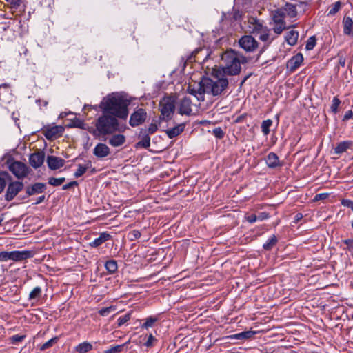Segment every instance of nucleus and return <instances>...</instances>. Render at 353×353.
<instances>
[{
	"mask_svg": "<svg viewBox=\"0 0 353 353\" xmlns=\"http://www.w3.org/2000/svg\"><path fill=\"white\" fill-rule=\"evenodd\" d=\"M239 46L246 52L254 51L259 46L257 41L251 35H244L239 40Z\"/></svg>",
	"mask_w": 353,
	"mask_h": 353,
	"instance_id": "1a4fd4ad",
	"label": "nucleus"
},
{
	"mask_svg": "<svg viewBox=\"0 0 353 353\" xmlns=\"http://www.w3.org/2000/svg\"><path fill=\"white\" fill-rule=\"evenodd\" d=\"M265 161L267 166L270 168L273 169L283 165V163L280 161L279 157L274 152H270L265 159Z\"/></svg>",
	"mask_w": 353,
	"mask_h": 353,
	"instance_id": "a211bd4d",
	"label": "nucleus"
},
{
	"mask_svg": "<svg viewBox=\"0 0 353 353\" xmlns=\"http://www.w3.org/2000/svg\"><path fill=\"white\" fill-rule=\"evenodd\" d=\"M96 130L101 135L112 134L119 131V121L117 117L103 113L96 121Z\"/></svg>",
	"mask_w": 353,
	"mask_h": 353,
	"instance_id": "20e7f679",
	"label": "nucleus"
},
{
	"mask_svg": "<svg viewBox=\"0 0 353 353\" xmlns=\"http://www.w3.org/2000/svg\"><path fill=\"white\" fill-rule=\"evenodd\" d=\"M63 132V128L59 125H55L53 127L47 128L43 134L46 138L48 140H52L55 139L58 135L61 136Z\"/></svg>",
	"mask_w": 353,
	"mask_h": 353,
	"instance_id": "dca6fc26",
	"label": "nucleus"
},
{
	"mask_svg": "<svg viewBox=\"0 0 353 353\" xmlns=\"http://www.w3.org/2000/svg\"><path fill=\"white\" fill-rule=\"evenodd\" d=\"M274 26L273 27L272 30L276 34H281L283 30L288 29V28L286 27V24H278L274 23Z\"/></svg>",
	"mask_w": 353,
	"mask_h": 353,
	"instance_id": "a18cd8bd",
	"label": "nucleus"
},
{
	"mask_svg": "<svg viewBox=\"0 0 353 353\" xmlns=\"http://www.w3.org/2000/svg\"><path fill=\"white\" fill-rule=\"evenodd\" d=\"M155 338L152 336V334H150L147 341L145 342V345L147 347H151L152 345V343L154 341H155Z\"/></svg>",
	"mask_w": 353,
	"mask_h": 353,
	"instance_id": "e2e57ef3",
	"label": "nucleus"
},
{
	"mask_svg": "<svg viewBox=\"0 0 353 353\" xmlns=\"http://www.w3.org/2000/svg\"><path fill=\"white\" fill-rule=\"evenodd\" d=\"M9 170L18 179H24L30 173V168L25 163L17 161L10 164Z\"/></svg>",
	"mask_w": 353,
	"mask_h": 353,
	"instance_id": "0eeeda50",
	"label": "nucleus"
},
{
	"mask_svg": "<svg viewBox=\"0 0 353 353\" xmlns=\"http://www.w3.org/2000/svg\"><path fill=\"white\" fill-rule=\"evenodd\" d=\"M58 337L55 336L48 340L41 346L40 350L43 351L52 347L58 341Z\"/></svg>",
	"mask_w": 353,
	"mask_h": 353,
	"instance_id": "4c0bfd02",
	"label": "nucleus"
},
{
	"mask_svg": "<svg viewBox=\"0 0 353 353\" xmlns=\"http://www.w3.org/2000/svg\"><path fill=\"white\" fill-rule=\"evenodd\" d=\"M256 333V332H255V331L248 330V331H245V332H240L238 334L231 335L230 337L231 339H237V340H244V339H248L252 337Z\"/></svg>",
	"mask_w": 353,
	"mask_h": 353,
	"instance_id": "c756f323",
	"label": "nucleus"
},
{
	"mask_svg": "<svg viewBox=\"0 0 353 353\" xmlns=\"http://www.w3.org/2000/svg\"><path fill=\"white\" fill-rule=\"evenodd\" d=\"M157 318L155 316H149L145 319V323L142 325V327L146 329L151 327L153 326L154 323L157 321Z\"/></svg>",
	"mask_w": 353,
	"mask_h": 353,
	"instance_id": "a19ab883",
	"label": "nucleus"
},
{
	"mask_svg": "<svg viewBox=\"0 0 353 353\" xmlns=\"http://www.w3.org/2000/svg\"><path fill=\"white\" fill-rule=\"evenodd\" d=\"M203 92L214 97L221 95L228 87V80L226 76L220 71L215 70L211 77H203Z\"/></svg>",
	"mask_w": 353,
	"mask_h": 353,
	"instance_id": "7ed1b4c3",
	"label": "nucleus"
},
{
	"mask_svg": "<svg viewBox=\"0 0 353 353\" xmlns=\"http://www.w3.org/2000/svg\"><path fill=\"white\" fill-rule=\"evenodd\" d=\"M46 162L48 168L52 170H57L63 167L65 164V160L55 156H48Z\"/></svg>",
	"mask_w": 353,
	"mask_h": 353,
	"instance_id": "f3484780",
	"label": "nucleus"
},
{
	"mask_svg": "<svg viewBox=\"0 0 353 353\" xmlns=\"http://www.w3.org/2000/svg\"><path fill=\"white\" fill-rule=\"evenodd\" d=\"M328 196H329V194L327 193L317 194L315 195V196L314 198V201H318L320 200H324V199H327L328 197Z\"/></svg>",
	"mask_w": 353,
	"mask_h": 353,
	"instance_id": "13d9d810",
	"label": "nucleus"
},
{
	"mask_svg": "<svg viewBox=\"0 0 353 353\" xmlns=\"http://www.w3.org/2000/svg\"><path fill=\"white\" fill-rule=\"evenodd\" d=\"M92 350V345L89 342L85 341L79 343L75 347V350L78 353H87Z\"/></svg>",
	"mask_w": 353,
	"mask_h": 353,
	"instance_id": "2f4dec72",
	"label": "nucleus"
},
{
	"mask_svg": "<svg viewBox=\"0 0 353 353\" xmlns=\"http://www.w3.org/2000/svg\"><path fill=\"white\" fill-rule=\"evenodd\" d=\"M278 242V239L275 235H272L263 245L265 250H271Z\"/></svg>",
	"mask_w": 353,
	"mask_h": 353,
	"instance_id": "f704fd0d",
	"label": "nucleus"
},
{
	"mask_svg": "<svg viewBox=\"0 0 353 353\" xmlns=\"http://www.w3.org/2000/svg\"><path fill=\"white\" fill-rule=\"evenodd\" d=\"M91 166H92V163L90 161H88V163L84 165H81V164H79L78 168L76 170V172H74V176L76 178L81 176L86 172V170L88 168H90Z\"/></svg>",
	"mask_w": 353,
	"mask_h": 353,
	"instance_id": "473e14b6",
	"label": "nucleus"
},
{
	"mask_svg": "<svg viewBox=\"0 0 353 353\" xmlns=\"http://www.w3.org/2000/svg\"><path fill=\"white\" fill-rule=\"evenodd\" d=\"M124 346L125 344L111 347L110 348L105 350L104 353H120L123 350Z\"/></svg>",
	"mask_w": 353,
	"mask_h": 353,
	"instance_id": "37998d69",
	"label": "nucleus"
},
{
	"mask_svg": "<svg viewBox=\"0 0 353 353\" xmlns=\"http://www.w3.org/2000/svg\"><path fill=\"white\" fill-rule=\"evenodd\" d=\"M26 338V335L16 334L10 338V343L12 344H17L21 342Z\"/></svg>",
	"mask_w": 353,
	"mask_h": 353,
	"instance_id": "09e8293b",
	"label": "nucleus"
},
{
	"mask_svg": "<svg viewBox=\"0 0 353 353\" xmlns=\"http://www.w3.org/2000/svg\"><path fill=\"white\" fill-rule=\"evenodd\" d=\"M341 6V3L340 1L335 2L331 7V8L329 10L327 15L328 16H333L336 13L339 12Z\"/></svg>",
	"mask_w": 353,
	"mask_h": 353,
	"instance_id": "ea45409f",
	"label": "nucleus"
},
{
	"mask_svg": "<svg viewBox=\"0 0 353 353\" xmlns=\"http://www.w3.org/2000/svg\"><path fill=\"white\" fill-rule=\"evenodd\" d=\"M111 239V235L108 232H102L99 236L96 238L93 241L90 243V245L92 248H97L103 243Z\"/></svg>",
	"mask_w": 353,
	"mask_h": 353,
	"instance_id": "4be33fe9",
	"label": "nucleus"
},
{
	"mask_svg": "<svg viewBox=\"0 0 353 353\" xmlns=\"http://www.w3.org/2000/svg\"><path fill=\"white\" fill-rule=\"evenodd\" d=\"M24 184L19 181H10L4 195L6 201H11L23 189Z\"/></svg>",
	"mask_w": 353,
	"mask_h": 353,
	"instance_id": "6e6552de",
	"label": "nucleus"
},
{
	"mask_svg": "<svg viewBox=\"0 0 353 353\" xmlns=\"http://www.w3.org/2000/svg\"><path fill=\"white\" fill-rule=\"evenodd\" d=\"M272 121L271 119H267L262 122L261 123V130L264 135L269 134L270 132V127L272 125Z\"/></svg>",
	"mask_w": 353,
	"mask_h": 353,
	"instance_id": "c9c22d12",
	"label": "nucleus"
},
{
	"mask_svg": "<svg viewBox=\"0 0 353 353\" xmlns=\"http://www.w3.org/2000/svg\"><path fill=\"white\" fill-rule=\"evenodd\" d=\"M147 118L148 113L145 109L137 107L130 117L129 124L132 128L139 126L144 123Z\"/></svg>",
	"mask_w": 353,
	"mask_h": 353,
	"instance_id": "423d86ee",
	"label": "nucleus"
},
{
	"mask_svg": "<svg viewBox=\"0 0 353 353\" xmlns=\"http://www.w3.org/2000/svg\"><path fill=\"white\" fill-rule=\"evenodd\" d=\"M11 9L17 10L20 6L22 0H5Z\"/></svg>",
	"mask_w": 353,
	"mask_h": 353,
	"instance_id": "de8ad7c7",
	"label": "nucleus"
},
{
	"mask_svg": "<svg viewBox=\"0 0 353 353\" xmlns=\"http://www.w3.org/2000/svg\"><path fill=\"white\" fill-rule=\"evenodd\" d=\"M245 219L250 223H253L258 220L257 216L254 214L245 216Z\"/></svg>",
	"mask_w": 353,
	"mask_h": 353,
	"instance_id": "052dcab7",
	"label": "nucleus"
},
{
	"mask_svg": "<svg viewBox=\"0 0 353 353\" xmlns=\"http://www.w3.org/2000/svg\"><path fill=\"white\" fill-rule=\"evenodd\" d=\"M270 217V215L268 212H263L259 213V214L257 216V219L260 221H263L265 219H267Z\"/></svg>",
	"mask_w": 353,
	"mask_h": 353,
	"instance_id": "680f3d73",
	"label": "nucleus"
},
{
	"mask_svg": "<svg viewBox=\"0 0 353 353\" xmlns=\"http://www.w3.org/2000/svg\"><path fill=\"white\" fill-rule=\"evenodd\" d=\"M232 18L235 21L239 20L241 18V13L239 10L234 11Z\"/></svg>",
	"mask_w": 353,
	"mask_h": 353,
	"instance_id": "69168bd1",
	"label": "nucleus"
},
{
	"mask_svg": "<svg viewBox=\"0 0 353 353\" xmlns=\"http://www.w3.org/2000/svg\"><path fill=\"white\" fill-rule=\"evenodd\" d=\"M285 14L281 8L276 9L272 12V18L274 23L286 24L285 21Z\"/></svg>",
	"mask_w": 353,
	"mask_h": 353,
	"instance_id": "412c9836",
	"label": "nucleus"
},
{
	"mask_svg": "<svg viewBox=\"0 0 353 353\" xmlns=\"http://www.w3.org/2000/svg\"><path fill=\"white\" fill-rule=\"evenodd\" d=\"M130 319V314L128 313L123 316H120L117 320V326L121 327L126 322H128Z\"/></svg>",
	"mask_w": 353,
	"mask_h": 353,
	"instance_id": "49530a36",
	"label": "nucleus"
},
{
	"mask_svg": "<svg viewBox=\"0 0 353 353\" xmlns=\"http://www.w3.org/2000/svg\"><path fill=\"white\" fill-rule=\"evenodd\" d=\"M303 57L301 53H297L287 62V68L292 72H294L303 63Z\"/></svg>",
	"mask_w": 353,
	"mask_h": 353,
	"instance_id": "ddd939ff",
	"label": "nucleus"
},
{
	"mask_svg": "<svg viewBox=\"0 0 353 353\" xmlns=\"http://www.w3.org/2000/svg\"><path fill=\"white\" fill-rule=\"evenodd\" d=\"M86 124L84 123L83 121L77 119L73 121V126L76 128H79L80 129H86Z\"/></svg>",
	"mask_w": 353,
	"mask_h": 353,
	"instance_id": "603ef678",
	"label": "nucleus"
},
{
	"mask_svg": "<svg viewBox=\"0 0 353 353\" xmlns=\"http://www.w3.org/2000/svg\"><path fill=\"white\" fill-rule=\"evenodd\" d=\"M41 295V288L39 286L35 287L29 294V300H34L39 298Z\"/></svg>",
	"mask_w": 353,
	"mask_h": 353,
	"instance_id": "e433bc0d",
	"label": "nucleus"
},
{
	"mask_svg": "<svg viewBox=\"0 0 353 353\" xmlns=\"http://www.w3.org/2000/svg\"><path fill=\"white\" fill-rule=\"evenodd\" d=\"M65 181V177L55 178V177H50L48 179V183L53 186H59L61 185Z\"/></svg>",
	"mask_w": 353,
	"mask_h": 353,
	"instance_id": "58836bf2",
	"label": "nucleus"
},
{
	"mask_svg": "<svg viewBox=\"0 0 353 353\" xmlns=\"http://www.w3.org/2000/svg\"><path fill=\"white\" fill-rule=\"evenodd\" d=\"M145 129L146 132H148L150 135L154 134L158 130V127L156 123H152L150 124L149 127L147 129Z\"/></svg>",
	"mask_w": 353,
	"mask_h": 353,
	"instance_id": "6e6d98bb",
	"label": "nucleus"
},
{
	"mask_svg": "<svg viewBox=\"0 0 353 353\" xmlns=\"http://www.w3.org/2000/svg\"><path fill=\"white\" fill-rule=\"evenodd\" d=\"M125 141L124 135L119 134H114L108 139V143L113 147H119L122 145Z\"/></svg>",
	"mask_w": 353,
	"mask_h": 353,
	"instance_id": "b1692460",
	"label": "nucleus"
},
{
	"mask_svg": "<svg viewBox=\"0 0 353 353\" xmlns=\"http://www.w3.org/2000/svg\"><path fill=\"white\" fill-rule=\"evenodd\" d=\"M341 205H343L345 207L350 208L353 212V201L343 199L341 200Z\"/></svg>",
	"mask_w": 353,
	"mask_h": 353,
	"instance_id": "4d7b16f0",
	"label": "nucleus"
},
{
	"mask_svg": "<svg viewBox=\"0 0 353 353\" xmlns=\"http://www.w3.org/2000/svg\"><path fill=\"white\" fill-rule=\"evenodd\" d=\"M188 93L195 96L198 100H204V94L205 92H203V87H202V79L199 82V88L197 89L192 88L191 87H188Z\"/></svg>",
	"mask_w": 353,
	"mask_h": 353,
	"instance_id": "393cba45",
	"label": "nucleus"
},
{
	"mask_svg": "<svg viewBox=\"0 0 353 353\" xmlns=\"http://www.w3.org/2000/svg\"><path fill=\"white\" fill-rule=\"evenodd\" d=\"M352 145V142L350 141H345L340 142L337 144L336 148H334V154H341L350 148V146Z\"/></svg>",
	"mask_w": 353,
	"mask_h": 353,
	"instance_id": "c85d7f7f",
	"label": "nucleus"
},
{
	"mask_svg": "<svg viewBox=\"0 0 353 353\" xmlns=\"http://www.w3.org/2000/svg\"><path fill=\"white\" fill-rule=\"evenodd\" d=\"M281 10H283V13L290 18H294L297 15L296 6L292 3H287L283 8H281Z\"/></svg>",
	"mask_w": 353,
	"mask_h": 353,
	"instance_id": "bb28decb",
	"label": "nucleus"
},
{
	"mask_svg": "<svg viewBox=\"0 0 353 353\" xmlns=\"http://www.w3.org/2000/svg\"><path fill=\"white\" fill-rule=\"evenodd\" d=\"M345 62H346V59H345V57H339V64L341 66L344 67L345 65Z\"/></svg>",
	"mask_w": 353,
	"mask_h": 353,
	"instance_id": "774afa93",
	"label": "nucleus"
},
{
	"mask_svg": "<svg viewBox=\"0 0 353 353\" xmlns=\"http://www.w3.org/2000/svg\"><path fill=\"white\" fill-rule=\"evenodd\" d=\"M6 186V181L3 178L0 177V193L4 190Z\"/></svg>",
	"mask_w": 353,
	"mask_h": 353,
	"instance_id": "338daca9",
	"label": "nucleus"
},
{
	"mask_svg": "<svg viewBox=\"0 0 353 353\" xmlns=\"http://www.w3.org/2000/svg\"><path fill=\"white\" fill-rule=\"evenodd\" d=\"M343 33L346 35L353 36V20L350 17H345L343 20Z\"/></svg>",
	"mask_w": 353,
	"mask_h": 353,
	"instance_id": "5701e85b",
	"label": "nucleus"
},
{
	"mask_svg": "<svg viewBox=\"0 0 353 353\" xmlns=\"http://www.w3.org/2000/svg\"><path fill=\"white\" fill-rule=\"evenodd\" d=\"M110 154L109 147L102 143H99L93 149V154L99 159H103L108 157Z\"/></svg>",
	"mask_w": 353,
	"mask_h": 353,
	"instance_id": "4468645a",
	"label": "nucleus"
},
{
	"mask_svg": "<svg viewBox=\"0 0 353 353\" xmlns=\"http://www.w3.org/2000/svg\"><path fill=\"white\" fill-rule=\"evenodd\" d=\"M138 139L139 140L135 147L137 148H145L147 149L150 146V134L146 132L145 129L141 128L138 134Z\"/></svg>",
	"mask_w": 353,
	"mask_h": 353,
	"instance_id": "9d476101",
	"label": "nucleus"
},
{
	"mask_svg": "<svg viewBox=\"0 0 353 353\" xmlns=\"http://www.w3.org/2000/svg\"><path fill=\"white\" fill-rule=\"evenodd\" d=\"M212 133L218 139H221L224 136V132L220 127L214 128Z\"/></svg>",
	"mask_w": 353,
	"mask_h": 353,
	"instance_id": "5fc2aeb1",
	"label": "nucleus"
},
{
	"mask_svg": "<svg viewBox=\"0 0 353 353\" xmlns=\"http://www.w3.org/2000/svg\"><path fill=\"white\" fill-rule=\"evenodd\" d=\"M26 196L43 193L46 189V185L43 183H35L26 187Z\"/></svg>",
	"mask_w": 353,
	"mask_h": 353,
	"instance_id": "2eb2a0df",
	"label": "nucleus"
},
{
	"mask_svg": "<svg viewBox=\"0 0 353 353\" xmlns=\"http://www.w3.org/2000/svg\"><path fill=\"white\" fill-rule=\"evenodd\" d=\"M130 101L116 94L108 95L101 102L100 108L103 113H108L115 117L126 119L128 116Z\"/></svg>",
	"mask_w": 353,
	"mask_h": 353,
	"instance_id": "f03ea898",
	"label": "nucleus"
},
{
	"mask_svg": "<svg viewBox=\"0 0 353 353\" xmlns=\"http://www.w3.org/2000/svg\"><path fill=\"white\" fill-rule=\"evenodd\" d=\"M114 310V308L113 307H103L99 311V314L101 316H106Z\"/></svg>",
	"mask_w": 353,
	"mask_h": 353,
	"instance_id": "864d4df0",
	"label": "nucleus"
},
{
	"mask_svg": "<svg viewBox=\"0 0 353 353\" xmlns=\"http://www.w3.org/2000/svg\"><path fill=\"white\" fill-rule=\"evenodd\" d=\"M340 104L341 101L339 100V99L337 97H334L332 99V105L330 106L331 111L333 113L336 114L338 112V108Z\"/></svg>",
	"mask_w": 353,
	"mask_h": 353,
	"instance_id": "79ce46f5",
	"label": "nucleus"
},
{
	"mask_svg": "<svg viewBox=\"0 0 353 353\" xmlns=\"http://www.w3.org/2000/svg\"><path fill=\"white\" fill-rule=\"evenodd\" d=\"M45 159V153L43 151H38L32 153L29 157V163L34 168L37 169L40 168Z\"/></svg>",
	"mask_w": 353,
	"mask_h": 353,
	"instance_id": "9b49d317",
	"label": "nucleus"
},
{
	"mask_svg": "<svg viewBox=\"0 0 353 353\" xmlns=\"http://www.w3.org/2000/svg\"><path fill=\"white\" fill-rule=\"evenodd\" d=\"M248 59L240 52L230 48L221 55V64L217 70L225 76L238 75L241 70V64L247 63Z\"/></svg>",
	"mask_w": 353,
	"mask_h": 353,
	"instance_id": "f257e3e1",
	"label": "nucleus"
},
{
	"mask_svg": "<svg viewBox=\"0 0 353 353\" xmlns=\"http://www.w3.org/2000/svg\"><path fill=\"white\" fill-rule=\"evenodd\" d=\"M161 119L168 121L172 119L176 108V97L165 96L159 102Z\"/></svg>",
	"mask_w": 353,
	"mask_h": 353,
	"instance_id": "39448f33",
	"label": "nucleus"
},
{
	"mask_svg": "<svg viewBox=\"0 0 353 353\" xmlns=\"http://www.w3.org/2000/svg\"><path fill=\"white\" fill-rule=\"evenodd\" d=\"M105 268L110 274H113L118 269L117 263L115 260L107 261L105 263Z\"/></svg>",
	"mask_w": 353,
	"mask_h": 353,
	"instance_id": "72a5a7b5",
	"label": "nucleus"
},
{
	"mask_svg": "<svg viewBox=\"0 0 353 353\" xmlns=\"http://www.w3.org/2000/svg\"><path fill=\"white\" fill-rule=\"evenodd\" d=\"M250 23L251 24L250 28H252V32L256 35H258L263 29L267 28L266 26H263L262 23L256 19H252Z\"/></svg>",
	"mask_w": 353,
	"mask_h": 353,
	"instance_id": "a878e982",
	"label": "nucleus"
},
{
	"mask_svg": "<svg viewBox=\"0 0 353 353\" xmlns=\"http://www.w3.org/2000/svg\"><path fill=\"white\" fill-rule=\"evenodd\" d=\"M32 254L30 251L28 250H16L12 251V261H21L32 257Z\"/></svg>",
	"mask_w": 353,
	"mask_h": 353,
	"instance_id": "6ab92c4d",
	"label": "nucleus"
},
{
	"mask_svg": "<svg viewBox=\"0 0 353 353\" xmlns=\"http://www.w3.org/2000/svg\"><path fill=\"white\" fill-rule=\"evenodd\" d=\"M192 101L190 98H183L179 104V113L181 115H190L192 114Z\"/></svg>",
	"mask_w": 353,
	"mask_h": 353,
	"instance_id": "f8f14e48",
	"label": "nucleus"
},
{
	"mask_svg": "<svg viewBox=\"0 0 353 353\" xmlns=\"http://www.w3.org/2000/svg\"><path fill=\"white\" fill-rule=\"evenodd\" d=\"M8 260H12V252H0V261H7Z\"/></svg>",
	"mask_w": 353,
	"mask_h": 353,
	"instance_id": "8fccbe9b",
	"label": "nucleus"
},
{
	"mask_svg": "<svg viewBox=\"0 0 353 353\" xmlns=\"http://www.w3.org/2000/svg\"><path fill=\"white\" fill-rule=\"evenodd\" d=\"M185 126V123L179 124L174 128L166 130L165 133L170 139H173L184 131Z\"/></svg>",
	"mask_w": 353,
	"mask_h": 353,
	"instance_id": "aec40b11",
	"label": "nucleus"
},
{
	"mask_svg": "<svg viewBox=\"0 0 353 353\" xmlns=\"http://www.w3.org/2000/svg\"><path fill=\"white\" fill-rule=\"evenodd\" d=\"M270 32V30L268 27L263 29L261 32L258 34L259 39L265 43H271L272 41L274 39V37H271Z\"/></svg>",
	"mask_w": 353,
	"mask_h": 353,
	"instance_id": "7c9ffc66",
	"label": "nucleus"
},
{
	"mask_svg": "<svg viewBox=\"0 0 353 353\" xmlns=\"http://www.w3.org/2000/svg\"><path fill=\"white\" fill-rule=\"evenodd\" d=\"M316 43V39L314 36H312L308 38L306 42L305 49L307 50H312Z\"/></svg>",
	"mask_w": 353,
	"mask_h": 353,
	"instance_id": "c03bdc74",
	"label": "nucleus"
},
{
	"mask_svg": "<svg viewBox=\"0 0 353 353\" xmlns=\"http://www.w3.org/2000/svg\"><path fill=\"white\" fill-rule=\"evenodd\" d=\"M77 185H78L77 181H71L67 184L63 185L62 187V190H68L72 187L77 186Z\"/></svg>",
	"mask_w": 353,
	"mask_h": 353,
	"instance_id": "bf43d9fd",
	"label": "nucleus"
},
{
	"mask_svg": "<svg viewBox=\"0 0 353 353\" xmlns=\"http://www.w3.org/2000/svg\"><path fill=\"white\" fill-rule=\"evenodd\" d=\"M299 32L296 30H290L285 35V41L290 46H294L296 44L299 38Z\"/></svg>",
	"mask_w": 353,
	"mask_h": 353,
	"instance_id": "cd10ccee",
	"label": "nucleus"
},
{
	"mask_svg": "<svg viewBox=\"0 0 353 353\" xmlns=\"http://www.w3.org/2000/svg\"><path fill=\"white\" fill-rule=\"evenodd\" d=\"M141 232L137 230H133L130 232L128 236L130 241H134L141 237Z\"/></svg>",
	"mask_w": 353,
	"mask_h": 353,
	"instance_id": "3c124183",
	"label": "nucleus"
},
{
	"mask_svg": "<svg viewBox=\"0 0 353 353\" xmlns=\"http://www.w3.org/2000/svg\"><path fill=\"white\" fill-rule=\"evenodd\" d=\"M353 117V112L352 110H348L345 112V115L343 116V121H347L350 119H351Z\"/></svg>",
	"mask_w": 353,
	"mask_h": 353,
	"instance_id": "0e129e2a",
	"label": "nucleus"
}]
</instances>
